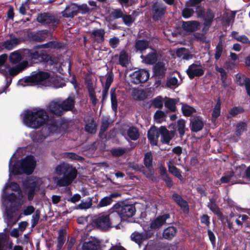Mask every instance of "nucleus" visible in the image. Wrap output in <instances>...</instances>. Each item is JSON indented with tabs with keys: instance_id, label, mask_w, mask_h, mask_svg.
<instances>
[{
	"instance_id": "f257e3e1",
	"label": "nucleus",
	"mask_w": 250,
	"mask_h": 250,
	"mask_svg": "<svg viewBox=\"0 0 250 250\" xmlns=\"http://www.w3.org/2000/svg\"><path fill=\"white\" fill-rule=\"evenodd\" d=\"M23 122L26 126L34 129L48 122L42 130L43 134L42 136L38 134L34 139L37 142L42 141L51 134L61 133L65 127V125L61 120H49L46 111L42 108L26 110L24 113Z\"/></svg>"
},
{
	"instance_id": "f03ea898",
	"label": "nucleus",
	"mask_w": 250,
	"mask_h": 250,
	"mask_svg": "<svg viewBox=\"0 0 250 250\" xmlns=\"http://www.w3.org/2000/svg\"><path fill=\"white\" fill-rule=\"evenodd\" d=\"M56 171L59 175L63 174V176L57 181V185L60 187L68 186L71 184L77 176L76 170L65 164L57 166L56 168Z\"/></svg>"
},
{
	"instance_id": "7ed1b4c3",
	"label": "nucleus",
	"mask_w": 250,
	"mask_h": 250,
	"mask_svg": "<svg viewBox=\"0 0 250 250\" xmlns=\"http://www.w3.org/2000/svg\"><path fill=\"white\" fill-rule=\"evenodd\" d=\"M36 166V161L32 156H27L21 161L17 162L10 170L14 174L32 173Z\"/></svg>"
},
{
	"instance_id": "20e7f679",
	"label": "nucleus",
	"mask_w": 250,
	"mask_h": 250,
	"mask_svg": "<svg viewBox=\"0 0 250 250\" xmlns=\"http://www.w3.org/2000/svg\"><path fill=\"white\" fill-rule=\"evenodd\" d=\"M52 81V78L50 77L49 73L43 71L33 72L30 76L24 79L27 85L41 84L45 86H50Z\"/></svg>"
},
{
	"instance_id": "39448f33",
	"label": "nucleus",
	"mask_w": 250,
	"mask_h": 250,
	"mask_svg": "<svg viewBox=\"0 0 250 250\" xmlns=\"http://www.w3.org/2000/svg\"><path fill=\"white\" fill-rule=\"evenodd\" d=\"M4 192L9 194L8 200L12 203H18L23 198L22 192L19 185L15 183H10L7 185Z\"/></svg>"
},
{
	"instance_id": "423d86ee",
	"label": "nucleus",
	"mask_w": 250,
	"mask_h": 250,
	"mask_svg": "<svg viewBox=\"0 0 250 250\" xmlns=\"http://www.w3.org/2000/svg\"><path fill=\"white\" fill-rule=\"evenodd\" d=\"M111 209L117 211L123 220L132 217L136 211L135 208L133 205H123L120 203L114 205Z\"/></svg>"
},
{
	"instance_id": "0eeeda50",
	"label": "nucleus",
	"mask_w": 250,
	"mask_h": 250,
	"mask_svg": "<svg viewBox=\"0 0 250 250\" xmlns=\"http://www.w3.org/2000/svg\"><path fill=\"white\" fill-rule=\"evenodd\" d=\"M42 183V180L38 178H31L27 181V183L25 185L26 188L29 189L27 196L29 201L33 199L35 190L40 188Z\"/></svg>"
},
{
	"instance_id": "6e6552de",
	"label": "nucleus",
	"mask_w": 250,
	"mask_h": 250,
	"mask_svg": "<svg viewBox=\"0 0 250 250\" xmlns=\"http://www.w3.org/2000/svg\"><path fill=\"white\" fill-rule=\"evenodd\" d=\"M186 72L188 77L192 79L195 77L202 76L205 72V68L199 62H196L188 66Z\"/></svg>"
},
{
	"instance_id": "1a4fd4ad",
	"label": "nucleus",
	"mask_w": 250,
	"mask_h": 250,
	"mask_svg": "<svg viewBox=\"0 0 250 250\" xmlns=\"http://www.w3.org/2000/svg\"><path fill=\"white\" fill-rule=\"evenodd\" d=\"M131 82L138 84L146 82L149 77L148 72L145 69H139L130 74Z\"/></svg>"
},
{
	"instance_id": "9d476101",
	"label": "nucleus",
	"mask_w": 250,
	"mask_h": 250,
	"mask_svg": "<svg viewBox=\"0 0 250 250\" xmlns=\"http://www.w3.org/2000/svg\"><path fill=\"white\" fill-rule=\"evenodd\" d=\"M94 225L100 229H106L110 227L109 219L107 213H103L93 221Z\"/></svg>"
},
{
	"instance_id": "9b49d317",
	"label": "nucleus",
	"mask_w": 250,
	"mask_h": 250,
	"mask_svg": "<svg viewBox=\"0 0 250 250\" xmlns=\"http://www.w3.org/2000/svg\"><path fill=\"white\" fill-rule=\"evenodd\" d=\"M170 215L168 214L159 216L153 219L150 223V228L152 229H156L161 227L163 224H171L173 221H169Z\"/></svg>"
},
{
	"instance_id": "f8f14e48",
	"label": "nucleus",
	"mask_w": 250,
	"mask_h": 250,
	"mask_svg": "<svg viewBox=\"0 0 250 250\" xmlns=\"http://www.w3.org/2000/svg\"><path fill=\"white\" fill-rule=\"evenodd\" d=\"M24 54L27 55V60L36 62L42 61L46 58L45 53L42 51L37 50L31 52L29 50H26Z\"/></svg>"
},
{
	"instance_id": "ddd939ff",
	"label": "nucleus",
	"mask_w": 250,
	"mask_h": 250,
	"mask_svg": "<svg viewBox=\"0 0 250 250\" xmlns=\"http://www.w3.org/2000/svg\"><path fill=\"white\" fill-rule=\"evenodd\" d=\"M28 65L27 61H23L19 64L13 67L7 66L5 70H3L2 73L5 76L8 74L10 76L15 75L27 67Z\"/></svg>"
},
{
	"instance_id": "4468645a",
	"label": "nucleus",
	"mask_w": 250,
	"mask_h": 250,
	"mask_svg": "<svg viewBox=\"0 0 250 250\" xmlns=\"http://www.w3.org/2000/svg\"><path fill=\"white\" fill-rule=\"evenodd\" d=\"M99 243L97 239L91 237L88 241L80 244L78 246V250H97L99 247Z\"/></svg>"
},
{
	"instance_id": "2eb2a0df",
	"label": "nucleus",
	"mask_w": 250,
	"mask_h": 250,
	"mask_svg": "<svg viewBox=\"0 0 250 250\" xmlns=\"http://www.w3.org/2000/svg\"><path fill=\"white\" fill-rule=\"evenodd\" d=\"M110 211V213L107 214L108 218L109 219L110 227L120 229L119 225L122 218L117 211L111 209Z\"/></svg>"
},
{
	"instance_id": "dca6fc26",
	"label": "nucleus",
	"mask_w": 250,
	"mask_h": 250,
	"mask_svg": "<svg viewBox=\"0 0 250 250\" xmlns=\"http://www.w3.org/2000/svg\"><path fill=\"white\" fill-rule=\"evenodd\" d=\"M61 103L62 101L60 100L51 102L48 106L49 111L54 115H60L63 111Z\"/></svg>"
},
{
	"instance_id": "f3484780",
	"label": "nucleus",
	"mask_w": 250,
	"mask_h": 250,
	"mask_svg": "<svg viewBox=\"0 0 250 250\" xmlns=\"http://www.w3.org/2000/svg\"><path fill=\"white\" fill-rule=\"evenodd\" d=\"M182 27L185 31L191 33L199 29L200 23L195 21H185L183 23Z\"/></svg>"
},
{
	"instance_id": "a211bd4d",
	"label": "nucleus",
	"mask_w": 250,
	"mask_h": 250,
	"mask_svg": "<svg viewBox=\"0 0 250 250\" xmlns=\"http://www.w3.org/2000/svg\"><path fill=\"white\" fill-rule=\"evenodd\" d=\"M165 12V6L159 3H155L153 6V19L158 20L164 14Z\"/></svg>"
},
{
	"instance_id": "6ab92c4d",
	"label": "nucleus",
	"mask_w": 250,
	"mask_h": 250,
	"mask_svg": "<svg viewBox=\"0 0 250 250\" xmlns=\"http://www.w3.org/2000/svg\"><path fill=\"white\" fill-rule=\"evenodd\" d=\"M78 5L72 3L67 6L62 12V15L66 18L73 17L78 12Z\"/></svg>"
},
{
	"instance_id": "aec40b11",
	"label": "nucleus",
	"mask_w": 250,
	"mask_h": 250,
	"mask_svg": "<svg viewBox=\"0 0 250 250\" xmlns=\"http://www.w3.org/2000/svg\"><path fill=\"white\" fill-rule=\"evenodd\" d=\"M160 134L159 128L156 129L155 127H151L148 132V138L152 145H157L158 139Z\"/></svg>"
},
{
	"instance_id": "412c9836",
	"label": "nucleus",
	"mask_w": 250,
	"mask_h": 250,
	"mask_svg": "<svg viewBox=\"0 0 250 250\" xmlns=\"http://www.w3.org/2000/svg\"><path fill=\"white\" fill-rule=\"evenodd\" d=\"M191 130L194 132L201 130L204 125L202 119L199 117L194 118L190 121Z\"/></svg>"
},
{
	"instance_id": "4be33fe9",
	"label": "nucleus",
	"mask_w": 250,
	"mask_h": 250,
	"mask_svg": "<svg viewBox=\"0 0 250 250\" xmlns=\"http://www.w3.org/2000/svg\"><path fill=\"white\" fill-rule=\"evenodd\" d=\"M174 161L173 159H170L167 163L169 172L182 180L183 177L181 174V171L174 166Z\"/></svg>"
},
{
	"instance_id": "5701e85b",
	"label": "nucleus",
	"mask_w": 250,
	"mask_h": 250,
	"mask_svg": "<svg viewBox=\"0 0 250 250\" xmlns=\"http://www.w3.org/2000/svg\"><path fill=\"white\" fill-rule=\"evenodd\" d=\"M160 134L162 136V142L168 144L173 136L172 132H169L165 127L161 126L159 128Z\"/></svg>"
},
{
	"instance_id": "b1692460",
	"label": "nucleus",
	"mask_w": 250,
	"mask_h": 250,
	"mask_svg": "<svg viewBox=\"0 0 250 250\" xmlns=\"http://www.w3.org/2000/svg\"><path fill=\"white\" fill-rule=\"evenodd\" d=\"M236 82L240 85H245L247 93L250 96V79L237 74L236 75Z\"/></svg>"
},
{
	"instance_id": "393cba45",
	"label": "nucleus",
	"mask_w": 250,
	"mask_h": 250,
	"mask_svg": "<svg viewBox=\"0 0 250 250\" xmlns=\"http://www.w3.org/2000/svg\"><path fill=\"white\" fill-rule=\"evenodd\" d=\"M91 38L99 43L102 42L104 40V31L103 29L94 30L90 32Z\"/></svg>"
},
{
	"instance_id": "a878e982",
	"label": "nucleus",
	"mask_w": 250,
	"mask_h": 250,
	"mask_svg": "<svg viewBox=\"0 0 250 250\" xmlns=\"http://www.w3.org/2000/svg\"><path fill=\"white\" fill-rule=\"evenodd\" d=\"M141 58L143 59V61L146 63L153 64L156 62L157 56L155 51L152 50L146 56L142 55Z\"/></svg>"
},
{
	"instance_id": "bb28decb",
	"label": "nucleus",
	"mask_w": 250,
	"mask_h": 250,
	"mask_svg": "<svg viewBox=\"0 0 250 250\" xmlns=\"http://www.w3.org/2000/svg\"><path fill=\"white\" fill-rule=\"evenodd\" d=\"M172 199L177 203L181 207V209L185 213H188V204L186 201L183 200L180 196L176 193H174L172 195Z\"/></svg>"
},
{
	"instance_id": "cd10ccee",
	"label": "nucleus",
	"mask_w": 250,
	"mask_h": 250,
	"mask_svg": "<svg viewBox=\"0 0 250 250\" xmlns=\"http://www.w3.org/2000/svg\"><path fill=\"white\" fill-rule=\"evenodd\" d=\"M37 21L43 24H48L54 20V17L49 14L43 13L39 15L37 18Z\"/></svg>"
},
{
	"instance_id": "c85d7f7f",
	"label": "nucleus",
	"mask_w": 250,
	"mask_h": 250,
	"mask_svg": "<svg viewBox=\"0 0 250 250\" xmlns=\"http://www.w3.org/2000/svg\"><path fill=\"white\" fill-rule=\"evenodd\" d=\"M74 98L69 96L67 99L62 101L61 105L63 111L71 110L74 107Z\"/></svg>"
},
{
	"instance_id": "c756f323",
	"label": "nucleus",
	"mask_w": 250,
	"mask_h": 250,
	"mask_svg": "<svg viewBox=\"0 0 250 250\" xmlns=\"http://www.w3.org/2000/svg\"><path fill=\"white\" fill-rule=\"evenodd\" d=\"M177 230L173 227H168L163 232V237L167 239H171L176 235Z\"/></svg>"
},
{
	"instance_id": "7c9ffc66",
	"label": "nucleus",
	"mask_w": 250,
	"mask_h": 250,
	"mask_svg": "<svg viewBox=\"0 0 250 250\" xmlns=\"http://www.w3.org/2000/svg\"><path fill=\"white\" fill-rule=\"evenodd\" d=\"M129 63V59L128 54L122 51L119 56V64L122 66L126 67Z\"/></svg>"
},
{
	"instance_id": "2f4dec72",
	"label": "nucleus",
	"mask_w": 250,
	"mask_h": 250,
	"mask_svg": "<svg viewBox=\"0 0 250 250\" xmlns=\"http://www.w3.org/2000/svg\"><path fill=\"white\" fill-rule=\"evenodd\" d=\"M148 46V42L146 40H139L135 43V48L136 51L142 52Z\"/></svg>"
},
{
	"instance_id": "473e14b6",
	"label": "nucleus",
	"mask_w": 250,
	"mask_h": 250,
	"mask_svg": "<svg viewBox=\"0 0 250 250\" xmlns=\"http://www.w3.org/2000/svg\"><path fill=\"white\" fill-rule=\"evenodd\" d=\"M181 83V81H179L175 77L168 78L167 81V86L171 89L178 87Z\"/></svg>"
},
{
	"instance_id": "72a5a7b5",
	"label": "nucleus",
	"mask_w": 250,
	"mask_h": 250,
	"mask_svg": "<svg viewBox=\"0 0 250 250\" xmlns=\"http://www.w3.org/2000/svg\"><path fill=\"white\" fill-rule=\"evenodd\" d=\"M146 238V235L138 232H134L131 235L132 241L137 243L140 246L142 242Z\"/></svg>"
},
{
	"instance_id": "f704fd0d",
	"label": "nucleus",
	"mask_w": 250,
	"mask_h": 250,
	"mask_svg": "<svg viewBox=\"0 0 250 250\" xmlns=\"http://www.w3.org/2000/svg\"><path fill=\"white\" fill-rule=\"evenodd\" d=\"M20 40L16 38L7 40L4 43V47L8 50L12 49L16 45L19 43Z\"/></svg>"
},
{
	"instance_id": "c9c22d12",
	"label": "nucleus",
	"mask_w": 250,
	"mask_h": 250,
	"mask_svg": "<svg viewBox=\"0 0 250 250\" xmlns=\"http://www.w3.org/2000/svg\"><path fill=\"white\" fill-rule=\"evenodd\" d=\"M127 136L132 140H137L139 136V133L138 130L137 128L134 127H131L127 130Z\"/></svg>"
},
{
	"instance_id": "e433bc0d",
	"label": "nucleus",
	"mask_w": 250,
	"mask_h": 250,
	"mask_svg": "<svg viewBox=\"0 0 250 250\" xmlns=\"http://www.w3.org/2000/svg\"><path fill=\"white\" fill-rule=\"evenodd\" d=\"M177 102L176 99L167 98L165 100V105L170 111H175L176 109L175 104Z\"/></svg>"
},
{
	"instance_id": "4c0bfd02",
	"label": "nucleus",
	"mask_w": 250,
	"mask_h": 250,
	"mask_svg": "<svg viewBox=\"0 0 250 250\" xmlns=\"http://www.w3.org/2000/svg\"><path fill=\"white\" fill-rule=\"evenodd\" d=\"M166 71L165 64L162 62H158L154 67V72L156 75L162 76Z\"/></svg>"
},
{
	"instance_id": "58836bf2",
	"label": "nucleus",
	"mask_w": 250,
	"mask_h": 250,
	"mask_svg": "<svg viewBox=\"0 0 250 250\" xmlns=\"http://www.w3.org/2000/svg\"><path fill=\"white\" fill-rule=\"evenodd\" d=\"M182 111L185 116H189L193 113L195 112V109L193 107L188 104H183L182 106Z\"/></svg>"
},
{
	"instance_id": "ea45409f",
	"label": "nucleus",
	"mask_w": 250,
	"mask_h": 250,
	"mask_svg": "<svg viewBox=\"0 0 250 250\" xmlns=\"http://www.w3.org/2000/svg\"><path fill=\"white\" fill-rule=\"evenodd\" d=\"M115 90L114 89L112 88L110 90V98L111 102V105L113 110L115 111H116L117 108V100L116 98V96L115 93Z\"/></svg>"
},
{
	"instance_id": "a19ab883",
	"label": "nucleus",
	"mask_w": 250,
	"mask_h": 250,
	"mask_svg": "<svg viewBox=\"0 0 250 250\" xmlns=\"http://www.w3.org/2000/svg\"><path fill=\"white\" fill-rule=\"evenodd\" d=\"M152 155L151 152H147L145 155L144 161L146 167H150L152 165Z\"/></svg>"
},
{
	"instance_id": "79ce46f5",
	"label": "nucleus",
	"mask_w": 250,
	"mask_h": 250,
	"mask_svg": "<svg viewBox=\"0 0 250 250\" xmlns=\"http://www.w3.org/2000/svg\"><path fill=\"white\" fill-rule=\"evenodd\" d=\"M221 113V103L219 101L217 102L215 105L212 113V119H217L220 115Z\"/></svg>"
},
{
	"instance_id": "37998d69",
	"label": "nucleus",
	"mask_w": 250,
	"mask_h": 250,
	"mask_svg": "<svg viewBox=\"0 0 250 250\" xmlns=\"http://www.w3.org/2000/svg\"><path fill=\"white\" fill-rule=\"evenodd\" d=\"M244 109L241 106L234 107L229 110L228 117H234L239 113H242Z\"/></svg>"
},
{
	"instance_id": "c03bdc74",
	"label": "nucleus",
	"mask_w": 250,
	"mask_h": 250,
	"mask_svg": "<svg viewBox=\"0 0 250 250\" xmlns=\"http://www.w3.org/2000/svg\"><path fill=\"white\" fill-rule=\"evenodd\" d=\"M112 200L110 199L108 196L104 197L102 198L99 202V203L97 205L98 208H102L107 206L111 204Z\"/></svg>"
},
{
	"instance_id": "a18cd8bd",
	"label": "nucleus",
	"mask_w": 250,
	"mask_h": 250,
	"mask_svg": "<svg viewBox=\"0 0 250 250\" xmlns=\"http://www.w3.org/2000/svg\"><path fill=\"white\" fill-rule=\"evenodd\" d=\"M133 98L135 100H142L145 97V93L142 90L135 89L133 94Z\"/></svg>"
},
{
	"instance_id": "49530a36",
	"label": "nucleus",
	"mask_w": 250,
	"mask_h": 250,
	"mask_svg": "<svg viewBox=\"0 0 250 250\" xmlns=\"http://www.w3.org/2000/svg\"><path fill=\"white\" fill-rule=\"evenodd\" d=\"M85 128V130L90 133H95L96 131V125L93 120H92L89 123L86 124Z\"/></svg>"
},
{
	"instance_id": "de8ad7c7",
	"label": "nucleus",
	"mask_w": 250,
	"mask_h": 250,
	"mask_svg": "<svg viewBox=\"0 0 250 250\" xmlns=\"http://www.w3.org/2000/svg\"><path fill=\"white\" fill-rule=\"evenodd\" d=\"M186 121L183 119L179 120L177 122L178 130L181 136H183L185 131Z\"/></svg>"
},
{
	"instance_id": "09e8293b",
	"label": "nucleus",
	"mask_w": 250,
	"mask_h": 250,
	"mask_svg": "<svg viewBox=\"0 0 250 250\" xmlns=\"http://www.w3.org/2000/svg\"><path fill=\"white\" fill-rule=\"evenodd\" d=\"M246 167L244 165H242L241 166L237 167L235 170V171L233 173V176L235 175V177H239L241 176H243L244 174H246Z\"/></svg>"
},
{
	"instance_id": "8fccbe9b",
	"label": "nucleus",
	"mask_w": 250,
	"mask_h": 250,
	"mask_svg": "<svg viewBox=\"0 0 250 250\" xmlns=\"http://www.w3.org/2000/svg\"><path fill=\"white\" fill-rule=\"evenodd\" d=\"M10 60L13 63H18L21 60V56L19 53L14 52L10 55Z\"/></svg>"
},
{
	"instance_id": "3c124183",
	"label": "nucleus",
	"mask_w": 250,
	"mask_h": 250,
	"mask_svg": "<svg viewBox=\"0 0 250 250\" xmlns=\"http://www.w3.org/2000/svg\"><path fill=\"white\" fill-rule=\"evenodd\" d=\"M165 116V113L161 110H157L154 116L155 120L157 123H160L164 119Z\"/></svg>"
},
{
	"instance_id": "603ef678",
	"label": "nucleus",
	"mask_w": 250,
	"mask_h": 250,
	"mask_svg": "<svg viewBox=\"0 0 250 250\" xmlns=\"http://www.w3.org/2000/svg\"><path fill=\"white\" fill-rule=\"evenodd\" d=\"M151 104L156 108H161L163 105L162 98L160 97H156L152 101Z\"/></svg>"
},
{
	"instance_id": "864d4df0",
	"label": "nucleus",
	"mask_w": 250,
	"mask_h": 250,
	"mask_svg": "<svg viewBox=\"0 0 250 250\" xmlns=\"http://www.w3.org/2000/svg\"><path fill=\"white\" fill-rule=\"evenodd\" d=\"M246 124L244 123H238L236 127V133L237 135H240L246 128Z\"/></svg>"
},
{
	"instance_id": "5fc2aeb1",
	"label": "nucleus",
	"mask_w": 250,
	"mask_h": 250,
	"mask_svg": "<svg viewBox=\"0 0 250 250\" xmlns=\"http://www.w3.org/2000/svg\"><path fill=\"white\" fill-rule=\"evenodd\" d=\"M92 205V203L91 200H89L87 202H82L78 206L77 208L86 209L90 208Z\"/></svg>"
},
{
	"instance_id": "6e6d98bb",
	"label": "nucleus",
	"mask_w": 250,
	"mask_h": 250,
	"mask_svg": "<svg viewBox=\"0 0 250 250\" xmlns=\"http://www.w3.org/2000/svg\"><path fill=\"white\" fill-rule=\"evenodd\" d=\"M154 173V169L152 167H146L144 170V174L148 178H152Z\"/></svg>"
},
{
	"instance_id": "4d7b16f0",
	"label": "nucleus",
	"mask_w": 250,
	"mask_h": 250,
	"mask_svg": "<svg viewBox=\"0 0 250 250\" xmlns=\"http://www.w3.org/2000/svg\"><path fill=\"white\" fill-rule=\"evenodd\" d=\"M193 13V9L189 8H185L182 12L183 16L185 18H189Z\"/></svg>"
},
{
	"instance_id": "13d9d810",
	"label": "nucleus",
	"mask_w": 250,
	"mask_h": 250,
	"mask_svg": "<svg viewBox=\"0 0 250 250\" xmlns=\"http://www.w3.org/2000/svg\"><path fill=\"white\" fill-rule=\"evenodd\" d=\"M203 17H204L205 21H209L210 23H211L212 21L214 18V16L212 12L211 11L208 10L206 12V14H204Z\"/></svg>"
},
{
	"instance_id": "bf43d9fd",
	"label": "nucleus",
	"mask_w": 250,
	"mask_h": 250,
	"mask_svg": "<svg viewBox=\"0 0 250 250\" xmlns=\"http://www.w3.org/2000/svg\"><path fill=\"white\" fill-rule=\"evenodd\" d=\"M78 12L82 14H85L89 11V8L86 4H83L81 5H78Z\"/></svg>"
},
{
	"instance_id": "052dcab7",
	"label": "nucleus",
	"mask_w": 250,
	"mask_h": 250,
	"mask_svg": "<svg viewBox=\"0 0 250 250\" xmlns=\"http://www.w3.org/2000/svg\"><path fill=\"white\" fill-rule=\"evenodd\" d=\"M122 17L125 23L127 26H130L134 21L133 18L130 15H123Z\"/></svg>"
},
{
	"instance_id": "680f3d73",
	"label": "nucleus",
	"mask_w": 250,
	"mask_h": 250,
	"mask_svg": "<svg viewBox=\"0 0 250 250\" xmlns=\"http://www.w3.org/2000/svg\"><path fill=\"white\" fill-rule=\"evenodd\" d=\"M233 176V172H230L229 174L226 175L222 177L220 179V182L222 183H227L230 181L231 178Z\"/></svg>"
},
{
	"instance_id": "e2e57ef3",
	"label": "nucleus",
	"mask_w": 250,
	"mask_h": 250,
	"mask_svg": "<svg viewBox=\"0 0 250 250\" xmlns=\"http://www.w3.org/2000/svg\"><path fill=\"white\" fill-rule=\"evenodd\" d=\"M64 157L72 160H80L82 159V157L73 153H66L64 154Z\"/></svg>"
},
{
	"instance_id": "0e129e2a",
	"label": "nucleus",
	"mask_w": 250,
	"mask_h": 250,
	"mask_svg": "<svg viewBox=\"0 0 250 250\" xmlns=\"http://www.w3.org/2000/svg\"><path fill=\"white\" fill-rule=\"evenodd\" d=\"M109 125V122L108 121V119L107 117H105L103 118L101 130L102 131H104L106 128L108 127Z\"/></svg>"
},
{
	"instance_id": "69168bd1",
	"label": "nucleus",
	"mask_w": 250,
	"mask_h": 250,
	"mask_svg": "<svg viewBox=\"0 0 250 250\" xmlns=\"http://www.w3.org/2000/svg\"><path fill=\"white\" fill-rule=\"evenodd\" d=\"M65 231L64 230H60L59 232L58 242L64 244L65 241Z\"/></svg>"
},
{
	"instance_id": "338daca9",
	"label": "nucleus",
	"mask_w": 250,
	"mask_h": 250,
	"mask_svg": "<svg viewBox=\"0 0 250 250\" xmlns=\"http://www.w3.org/2000/svg\"><path fill=\"white\" fill-rule=\"evenodd\" d=\"M237 41L241 42L243 43H248L250 44V41H249L248 37L245 35H241L240 36H238Z\"/></svg>"
},
{
	"instance_id": "774afa93",
	"label": "nucleus",
	"mask_w": 250,
	"mask_h": 250,
	"mask_svg": "<svg viewBox=\"0 0 250 250\" xmlns=\"http://www.w3.org/2000/svg\"><path fill=\"white\" fill-rule=\"evenodd\" d=\"M206 34H204L202 32V33H196L194 34V37L201 41L205 42H206V37L205 36Z\"/></svg>"
}]
</instances>
